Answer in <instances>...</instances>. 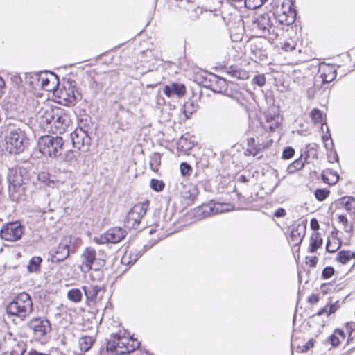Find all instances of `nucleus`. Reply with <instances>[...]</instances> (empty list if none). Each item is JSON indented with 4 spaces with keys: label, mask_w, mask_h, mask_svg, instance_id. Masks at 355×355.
Listing matches in <instances>:
<instances>
[{
    "label": "nucleus",
    "mask_w": 355,
    "mask_h": 355,
    "mask_svg": "<svg viewBox=\"0 0 355 355\" xmlns=\"http://www.w3.org/2000/svg\"><path fill=\"white\" fill-rule=\"evenodd\" d=\"M126 232L123 229L115 227L108 230L104 235V239L107 243H117L123 239Z\"/></svg>",
    "instance_id": "a211bd4d"
},
{
    "label": "nucleus",
    "mask_w": 355,
    "mask_h": 355,
    "mask_svg": "<svg viewBox=\"0 0 355 355\" xmlns=\"http://www.w3.org/2000/svg\"><path fill=\"white\" fill-rule=\"evenodd\" d=\"M214 4V7H210V12L214 13L215 16H221V18L223 19L222 16V12L220 11V8L223 5V0H211Z\"/></svg>",
    "instance_id": "4c0bfd02"
},
{
    "label": "nucleus",
    "mask_w": 355,
    "mask_h": 355,
    "mask_svg": "<svg viewBox=\"0 0 355 355\" xmlns=\"http://www.w3.org/2000/svg\"><path fill=\"white\" fill-rule=\"evenodd\" d=\"M8 193L12 201H18L22 198L24 193L23 184H8Z\"/></svg>",
    "instance_id": "393cba45"
},
{
    "label": "nucleus",
    "mask_w": 355,
    "mask_h": 355,
    "mask_svg": "<svg viewBox=\"0 0 355 355\" xmlns=\"http://www.w3.org/2000/svg\"><path fill=\"white\" fill-rule=\"evenodd\" d=\"M308 301H309V302H310L311 304H315V303L318 302L319 297L317 295L313 294L309 297Z\"/></svg>",
    "instance_id": "680f3d73"
},
{
    "label": "nucleus",
    "mask_w": 355,
    "mask_h": 355,
    "mask_svg": "<svg viewBox=\"0 0 355 355\" xmlns=\"http://www.w3.org/2000/svg\"><path fill=\"white\" fill-rule=\"evenodd\" d=\"M64 141L62 137L44 135L38 139V148L41 153L50 157H58L63 150Z\"/></svg>",
    "instance_id": "423d86ee"
},
{
    "label": "nucleus",
    "mask_w": 355,
    "mask_h": 355,
    "mask_svg": "<svg viewBox=\"0 0 355 355\" xmlns=\"http://www.w3.org/2000/svg\"><path fill=\"white\" fill-rule=\"evenodd\" d=\"M311 119L314 123H321L322 120V114L318 109H313L311 112Z\"/></svg>",
    "instance_id": "a19ab883"
},
{
    "label": "nucleus",
    "mask_w": 355,
    "mask_h": 355,
    "mask_svg": "<svg viewBox=\"0 0 355 355\" xmlns=\"http://www.w3.org/2000/svg\"><path fill=\"white\" fill-rule=\"evenodd\" d=\"M160 163H161L160 154L158 153H153L150 157V168L154 171H157L159 166L160 165Z\"/></svg>",
    "instance_id": "c9c22d12"
},
{
    "label": "nucleus",
    "mask_w": 355,
    "mask_h": 355,
    "mask_svg": "<svg viewBox=\"0 0 355 355\" xmlns=\"http://www.w3.org/2000/svg\"><path fill=\"white\" fill-rule=\"evenodd\" d=\"M313 341H312V340H309V341L306 343V345H304L303 346V349H302V351H306V350L309 349L310 348L313 347Z\"/></svg>",
    "instance_id": "69168bd1"
},
{
    "label": "nucleus",
    "mask_w": 355,
    "mask_h": 355,
    "mask_svg": "<svg viewBox=\"0 0 355 355\" xmlns=\"http://www.w3.org/2000/svg\"><path fill=\"white\" fill-rule=\"evenodd\" d=\"M24 232V227L18 221L12 222L3 225L0 231L1 237L8 241L19 240Z\"/></svg>",
    "instance_id": "2eb2a0df"
},
{
    "label": "nucleus",
    "mask_w": 355,
    "mask_h": 355,
    "mask_svg": "<svg viewBox=\"0 0 355 355\" xmlns=\"http://www.w3.org/2000/svg\"><path fill=\"white\" fill-rule=\"evenodd\" d=\"M338 220L343 225L345 232H349L352 230V227L348 225V220L345 216L340 215L338 216Z\"/></svg>",
    "instance_id": "8fccbe9b"
},
{
    "label": "nucleus",
    "mask_w": 355,
    "mask_h": 355,
    "mask_svg": "<svg viewBox=\"0 0 355 355\" xmlns=\"http://www.w3.org/2000/svg\"><path fill=\"white\" fill-rule=\"evenodd\" d=\"M254 139L250 138L248 139V148L245 151V155H252L253 157L257 156V159H260L263 155H259V152L262 150H264L268 147L269 143L265 144H259L258 145H254ZM272 143V141H270V144Z\"/></svg>",
    "instance_id": "6ab92c4d"
},
{
    "label": "nucleus",
    "mask_w": 355,
    "mask_h": 355,
    "mask_svg": "<svg viewBox=\"0 0 355 355\" xmlns=\"http://www.w3.org/2000/svg\"><path fill=\"white\" fill-rule=\"evenodd\" d=\"M295 154V150L293 147L288 146L285 148L282 153V158L284 159H288L293 157Z\"/></svg>",
    "instance_id": "c03bdc74"
},
{
    "label": "nucleus",
    "mask_w": 355,
    "mask_h": 355,
    "mask_svg": "<svg viewBox=\"0 0 355 355\" xmlns=\"http://www.w3.org/2000/svg\"><path fill=\"white\" fill-rule=\"evenodd\" d=\"M304 166V162L301 158L295 159L287 168L288 173H294L297 171L302 169Z\"/></svg>",
    "instance_id": "f704fd0d"
},
{
    "label": "nucleus",
    "mask_w": 355,
    "mask_h": 355,
    "mask_svg": "<svg viewBox=\"0 0 355 355\" xmlns=\"http://www.w3.org/2000/svg\"><path fill=\"white\" fill-rule=\"evenodd\" d=\"M15 343V338L12 334L0 331V353L7 354Z\"/></svg>",
    "instance_id": "aec40b11"
},
{
    "label": "nucleus",
    "mask_w": 355,
    "mask_h": 355,
    "mask_svg": "<svg viewBox=\"0 0 355 355\" xmlns=\"http://www.w3.org/2000/svg\"><path fill=\"white\" fill-rule=\"evenodd\" d=\"M296 44L293 41L291 42H286L284 43L282 46V49L285 51H292L295 49Z\"/></svg>",
    "instance_id": "864d4df0"
},
{
    "label": "nucleus",
    "mask_w": 355,
    "mask_h": 355,
    "mask_svg": "<svg viewBox=\"0 0 355 355\" xmlns=\"http://www.w3.org/2000/svg\"><path fill=\"white\" fill-rule=\"evenodd\" d=\"M286 215V211L284 208H278L274 213V216L277 218L284 217Z\"/></svg>",
    "instance_id": "13d9d810"
},
{
    "label": "nucleus",
    "mask_w": 355,
    "mask_h": 355,
    "mask_svg": "<svg viewBox=\"0 0 355 355\" xmlns=\"http://www.w3.org/2000/svg\"><path fill=\"white\" fill-rule=\"evenodd\" d=\"M148 207V201L135 205L129 211L124 220L125 227L128 229H137L140 223L141 219L146 214Z\"/></svg>",
    "instance_id": "6e6552de"
},
{
    "label": "nucleus",
    "mask_w": 355,
    "mask_h": 355,
    "mask_svg": "<svg viewBox=\"0 0 355 355\" xmlns=\"http://www.w3.org/2000/svg\"><path fill=\"white\" fill-rule=\"evenodd\" d=\"M33 311V305L31 296L25 293H20L7 306L6 311L10 315H15L21 320H24Z\"/></svg>",
    "instance_id": "f03ea898"
},
{
    "label": "nucleus",
    "mask_w": 355,
    "mask_h": 355,
    "mask_svg": "<svg viewBox=\"0 0 355 355\" xmlns=\"http://www.w3.org/2000/svg\"><path fill=\"white\" fill-rule=\"evenodd\" d=\"M340 203L344 205L345 209L350 212H355V198L350 196H346L342 198L340 200Z\"/></svg>",
    "instance_id": "2f4dec72"
},
{
    "label": "nucleus",
    "mask_w": 355,
    "mask_h": 355,
    "mask_svg": "<svg viewBox=\"0 0 355 355\" xmlns=\"http://www.w3.org/2000/svg\"><path fill=\"white\" fill-rule=\"evenodd\" d=\"M347 334H348V336H347V342H346V345H349L355 339V336H353L350 333H347Z\"/></svg>",
    "instance_id": "338daca9"
},
{
    "label": "nucleus",
    "mask_w": 355,
    "mask_h": 355,
    "mask_svg": "<svg viewBox=\"0 0 355 355\" xmlns=\"http://www.w3.org/2000/svg\"><path fill=\"white\" fill-rule=\"evenodd\" d=\"M329 194V191L327 189H317L315 191V198L320 200H324Z\"/></svg>",
    "instance_id": "37998d69"
},
{
    "label": "nucleus",
    "mask_w": 355,
    "mask_h": 355,
    "mask_svg": "<svg viewBox=\"0 0 355 355\" xmlns=\"http://www.w3.org/2000/svg\"><path fill=\"white\" fill-rule=\"evenodd\" d=\"M83 289L86 297L87 304L89 305L101 301L105 291L103 283L87 282L83 286Z\"/></svg>",
    "instance_id": "9b49d317"
},
{
    "label": "nucleus",
    "mask_w": 355,
    "mask_h": 355,
    "mask_svg": "<svg viewBox=\"0 0 355 355\" xmlns=\"http://www.w3.org/2000/svg\"><path fill=\"white\" fill-rule=\"evenodd\" d=\"M252 83L262 87L266 83V77L263 74L257 75L253 78Z\"/></svg>",
    "instance_id": "09e8293b"
},
{
    "label": "nucleus",
    "mask_w": 355,
    "mask_h": 355,
    "mask_svg": "<svg viewBox=\"0 0 355 355\" xmlns=\"http://www.w3.org/2000/svg\"><path fill=\"white\" fill-rule=\"evenodd\" d=\"M173 94H175L178 96H182L185 93V87L183 85L178 83H173L171 85Z\"/></svg>",
    "instance_id": "ea45409f"
},
{
    "label": "nucleus",
    "mask_w": 355,
    "mask_h": 355,
    "mask_svg": "<svg viewBox=\"0 0 355 355\" xmlns=\"http://www.w3.org/2000/svg\"><path fill=\"white\" fill-rule=\"evenodd\" d=\"M266 121L263 127L266 130L273 131L275 130L282 122V116L279 114H276L275 112L271 111L266 112L265 113Z\"/></svg>",
    "instance_id": "412c9836"
},
{
    "label": "nucleus",
    "mask_w": 355,
    "mask_h": 355,
    "mask_svg": "<svg viewBox=\"0 0 355 355\" xmlns=\"http://www.w3.org/2000/svg\"><path fill=\"white\" fill-rule=\"evenodd\" d=\"M329 340L333 347H338L340 344V340L335 334L331 335Z\"/></svg>",
    "instance_id": "4d7b16f0"
},
{
    "label": "nucleus",
    "mask_w": 355,
    "mask_h": 355,
    "mask_svg": "<svg viewBox=\"0 0 355 355\" xmlns=\"http://www.w3.org/2000/svg\"><path fill=\"white\" fill-rule=\"evenodd\" d=\"M139 343L129 345V338L119 334H112L107 342L106 350L109 355L123 354L139 347Z\"/></svg>",
    "instance_id": "39448f33"
},
{
    "label": "nucleus",
    "mask_w": 355,
    "mask_h": 355,
    "mask_svg": "<svg viewBox=\"0 0 355 355\" xmlns=\"http://www.w3.org/2000/svg\"><path fill=\"white\" fill-rule=\"evenodd\" d=\"M31 83L47 92H54L59 85L57 75L52 72L40 71L31 76Z\"/></svg>",
    "instance_id": "0eeeda50"
},
{
    "label": "nucleus",
    "mask_w": 355,
    "mask_h": 355,
    "mask_svg": "<svg viewBox=\"0 0 355 355\" xmlns=\"http://www.w3.org/2000/svg\"><path fill=\"white\" fill-rule=\"evenodd\" d=\"M82 292L78 288H72L67 293L68 299L75 303H78L82 300Z\"/></svg>",
    "instance_id": "72a5a7b5"
},
{
    "label": "nucleus",
    "mask_w": 355,
    "mask_h": 355,
    "mask_svg": "<svg viewBox=\"0 0 355 355\" xmlns=\"http://www.w3.org/2000/svg\"><path fill=\"white\" fill-rule=\"evenodd\" d=\"M322 244V239L320 237L319 233H313L310 238V245L309 251L311 253L315 252Z\"/></svg>",
    "instance_id": "bb28decb"
},
{
    "label": "nucleus",
    "mask_w": 355,
    "mask_h": 355,
    "mask_svg": "<svg viewBox=\"0 0 355 355\" xmlns=\"http://www.w3.org/2000/svg\"><path fill=\"white\" fill-rule=\"evenodd\" d=\"M180 168L181 174L183 176L189 175L190 173L192 171L191 166L186 162L181 163Z\"/></svg>",
    "instance_id": "49530a36"
},
{
    "label": "nucleus",
    "mask_w": 355,
    "mask_h": 355,
    "mask_svg": "<svg viewBox=\"0 0 355 355\" xmlns=\"http://www.w3.org/2000/svg\"><path fill=\"white\" fill-rule=\"evenodd\" d=\"M347 333H350L355 336V322L350 321L345 323Z\"/></svg>",
    "instance_id": "603ef678"
},
{
    "label": "nucleus",
    "mask_w": 355,
    "mask_h": 355,
    "mask_svg": "<svg viewBox=\"0 0 355 355\" xmlns=\"http://www.w3.org/2000/svg\"><path fill=\"white\" fill-rule=\"evenodd\" d=\"M71 243V238L65 236L62 239L58 245L50 251L49 255L53 263H58L65 260L70 254V245Z\"/></svg>",
    "instance_id": "ddd939ff"
},
{
    "label": "nucleus",
    "mask_w": 355,
    "mask_h": 355,
    "mask_svg": "<svg viewBox=\"0 0 355 355\" xmlns=\"http://www.w3.org/2000/svg\"><path fill=\"white\" fill-rule=\"evenodd\" d=\"M42 259L40 257H33L29 261L27 269L30 272H37L40 270Z\"/></svg>",
    "instance_id": "473e14b6"
},
{
    "label": "nucleus",
    "mask_w": 355,
    "mask_h": 355,
    "mask_svg": "<svg viewBox=\"0 0 355 355\" xmlns=\"http://www.w3.org/2000/svg\"><path fill=\"white\" fill-rule=\"evenodd\" d=\"M82 263L80 266V270L82 272H87L91 270L93 267H103L105 263V261L101 258L96 257V250L91 248H86L81 254Z\"/></svg>",
    "instance_id": "1a4fd4ad"
},
{
    "label": "nucleus",
    "mask_w": 355,
    "mask_h": 355,
    "mask_svg": "<svg viewBox=\"0 0 355 355\" xmlns=\"http://www.w3.org/2000/svg\"><path fill=\"white\" fill-rule=\"evenodd\" d=\"M355 258V253L353 252H351L349 250L345 251L342 250L340 251L337 254V257L336 258V260L342 264H346L351 259Z\"/></svg>",
    "instance_id": "cd10ccee"
},
{
    "label": "nucleus",
    "mask_w": 355,
    "mask_h": 355,
    "mask_svg": "<svg viewBox=\"0 0 355 355\" xmlns=\"http://www.w3.org/2000/svg\"><path fill=\"white\" fill-rule=\"evenodd\" d=\"M306 260V263L309 264L310 267L314 268L316 266L318 258L317 257H307Z\"/></svg>",
    "instance_id": "6e6d98bb"
},
{
    "label": "nucleus",
    "mask_w": 355,
    "mask_h": 355,
    "mask_svg": "<svg viewBox=\"0 0 355 355\" xmlns=\"http://www.w3.org/2000/svg\"><path fill=\"white\" fill-rule=\"evenodd\" d=\"M323 314H326L327 316H329L328 315V306H325L324 307L322 308L317 313V315H318V316H320Z\"/></svg>",
    "instance_id": "e2e57ef3"
},
{
    "label": "nucleus",
    "mask_w": 355,
    "mask_h": 355,
    "mask_svg": "<svg viewBox=\"0 0 355 355\" xmlns=\"http://www.w3.org/2000/svg\"><path fill=\"white\" fill-rule=\"evenodd\" d=\"M203 85L214 92L221 93L227 87L225 79L214 73H207L205 77Z\"/></svg>",
    "instance_id": "dca6fc26"
},
{
    "label": "nucleus",
    "mask_w": 355,
    "mask_h": 355,
    "mask_svg": "<svg viewBox=\"0 0 355 355\" xmlns=\"http://www.w3.org/2000/svg\"><path fill=\"white\" fill-rule=\"evenodd\" d=\"M155 244V243H152L149 246H147V245H144V250L143 251H139L138 253L135 256V257L133 259H132L131 261H128V263H134L135 262L137 259L141 256V254L144 252V251L147 250L148 249H149L151 246H153V245Z\"/></svg>",
    "instance_id": "5fc2aeb1"
},
{
    "label": "nucleus",
    "mask_w": 355,
    "mask_h": 355,
    "mask_svg": "<svg viewBox=\"0 0 355 355\" xmlns=\"http://www.w3.org/2000/svg\"><path fill=\"white\" fill-rule=\"evenodd\" d=\"M71 139L74 148L83 152L89 150L91 145V137L87 130L79 127L70 134Z\"/></svg>",
    "instance_id": "f8f14e48"
},
{
    "label": "nucleus",
    "mask_w": 355,
    "mask_h": 355,
    "mask_svg": "<svg viewBox=\"0 0 355 355\" xmlns=\"http://www.w3.org/2000/svg\"><path fill=\"white\" fill-rule=\"evenodd\" d=\"M340 301H336L334 303L328 304V315H330L332 313H334L337 310H338L340 307Z\"/></svg>",
    "instance_id": "de8ad7c7"
},
{
    "label": "nucleus",
    "mask_w": 355,
    "mask_h": 355,
    "mask_svg": "<svg viewBox=\"0 0 355 355\" xmlns=\"http://www.w3.org/2000/svg\"><path fill=\"white\" fill-rule=\"evenodd\" d=\"M37 118L41 123L46 125L53 133L62 134L71 123V119L65 111L58 107L46 104L37 111Z\"/></svg>",
    "instance_id": "f257e3e1"
},
{
    "label": "nucleus",
    "mask_w": 355,
    "mask_h": 355,
    "mask_svg": "<svg viewBox=\"0 0 355 355\" xmlns=\"http://www.w3.org/2000/svg\"><path fill=\"white\" fill-rule=\"evenodd\" d=\"M26 327L32 331L33 338L42 343H46L50 338L51 324L45 317H35L27 323Z\"/></svg>",
    "instance_id": "20e7f679"
},
{
    "label": "nucleus",
    "mask_w": 355,
    "mask_h": 355,
    "mask_svg": "<svg viewBox=\"0 0 355 355\" xmlns=\"http://www.w3.org/2000/svg\"><path fill=\"white\" fill-rule=\"evenodd\" d=\"M24 169L21 168H10L8 173V182L10 184H24Z\"/></svg>",
    "instance_id": "5701e85b"
},
{
    "label": "nucleus",
    "mask_w": 355,
    "mask_h": 355,
    "mask_svg": "<svg viewBox=\"0 0 355 355\" xmlns=\"http://www.w3.org/2000/svg\"><path fill=\"white\" fill-rule=\"evenodd\" d=\"M335 272L334 268L331 266H327L325 267L321 275V277L323 279H328L331 278Z\"/></svg>",
    "instance_id": "79ce46f5"
},
{
    "label": "nucleus",
    "mask_w": 355,
    "mask_h": 355,
    "mask_svg": "<svg viewBox=\"0 0 355 355\" xmlns=\"http://www.w3.org/2000/svg\"><path fill=\"white\" fill-rule=\"evenodd\" d=\"M223 207V205L209 202L207 205H203L199 207L197 210V212L199 216H201L202 218H207L213 215H216L218 213L223 212L225 210Z\"/></svg>",
    "instance_id": "f3484780"
},
{
    "label": "nucleus",
    "mask_w": 355,
    "mask_h": 355,
    "mask_svg": "<svg viewBox=\"0 0 355 355\" xmlns=\"http://www.w3.org/2000/svg\"><path fill=\"white\" fill-rule=\"evenodd\" d=\"M245 5L253 8L262 6L264 3L261 0H245Z\"/></svg>",
    "instance_id": "3c124183"
},
{
    "label": "nucleus",
    "mask_w": 355,
    "mask_h": 355,
    "mask_svg": "<svg viewBox=\"0 0 355 355\" xmlns=\"http://www.w3.org/2000/svg\"><path fill=\"white\" fill-rule=\"evenodd\" d=\"M336 76V70L334 65L325 63L320 64L318 75L314 79L315 89H320L322 85L333 81Z\"/></svg>",
    "instance_id": "9d476101"
},
{
    "label": "nucleus",
    "mask_w": 355,
    "mask_h": 355,
    "mask_svg": "<svg viewBox=\"0 0 355 355\" xmlns=\"http://www.w3.org/2000/svg\"><path fill=\"white\" fill-rule=\"evenodd\" d=\"M103 267L94 266L93 267L92 272L90 274L89 283H103V273L101 270Z\"/></svg>",
    "instance_id": "c85d7f7f"
},
{
    "label": "nucleus",
    "mask_w": 355,
    "mask_h": 355,
    "mask_svg": "<svg viewBox=\"0 0 355 355\" xmlns=\"http://www.w3.org/2000/svg\"><path fill=\"white\" fill-rule=\"evenodd\" d=\"M95 339L93 336H83L79 340V346L81 351L87 352L93 345Z\"/></svg>",
    "instance_id": "c756f323"
},
{
    "label": "nucleus",
    "mask_w": 355,
    "mask_h": 355,
    "mask_svg": "<svg viewBox=\"0 0 355 355\" xmlns=\"http://www.w3.org/2000/svg\"><path fill=\"white\" fill-rule=\"evenodd\" d=\"M306 232V227L301 224L294 225L291 227L290 234V242L293 245H298L301 243Z\"/></svg>",
    "instance_id": "4be33fe9"
},
{
    "label": "nucleus",
    "mask_w": 355,
    "mask_h": 355,
    "mask_svg": "<svg viewBox=\"0 0 355 355\" xmlns=\"http://www.w3.org/2000/svg\"><path fill=\"white\" fill-rule=\"evenodd\" d=\"M237 180L239 182H242V183H245V182H248V178L244 175H239Z\"/></svg>",
    "instance_id": "774afa93"
},
{
    "label": "nucleus",
    "mask_w": 355,
    "mask_h": 355,
    "mask_svg": "<svg viewBox=\"0 0 355 355\" xmlns=\"http://www.w3.org/2000/svg\"><path fill=\"white\" fill-rule=\"evenodd\" d=\"M282 10V8L281 9ZM296 17V12L291 6L288 8V15H285V11L277 10L276 18L279 22L284 25H290L294 23Z\"/></svg>",
    "instance_id": "b1692460"
},
{
    "label": "nucleus",
    "mask_w": 355,
    "mask_h": 355,
    "mask_svg": "<svg viewBox=\"0 0 355 355\" xmlns=\"http://www.w3.org/2000/svg\"><path fill=\"white\" fill-rule=\"evenodd\" d=\"M28 139L25 132L19 128H10L6 137V150L11 154H19L25 150Z\"/></svg>",
    "instance_id": "7ed1b4c3"
},
{
    "label": "nucleus",
    "mask_w": 355,
    "mask_h": 355,
    "mask_svg": "<svg viewBox=\"0 0 355 355\" xmlns=\"http://www.w3.org/2000/svg\"><path fill=\"white\" fill-rule=\"evenodd\" d=\"M10 350V355H24L26 350V345L24 342H19L15 339V343Z\"/></svg>",
    "instance_id": "7c9ffc66"
},
{
    "label": "nucleus",
    "mask_w": 355,
    "mask_h": 355,
    "mask_svg": "<svg viewBox=\"0 0 355 355\" xmlns=\"http://www.w3.org/2000/svg\"><path fill=\"white\" fill-rule=\"evenodd\" d=\"M80 153L72 150H67L64 153L61 152V155L58 156V157L64 161L67 162L69 164L75 165L77 164V157Z\"/></svg>",
    "instance_id": "a878e982"
},
{
    "label": "nucleus",
    "mask_w": 355,
    "mask_h": 355,
    "mask_svg": "<svg viewBox=\"0 0 355 355\" xmlns=\"http://www.w3.org/2000/svg\"><path fill=\"white\" fill-rule=\"evenodd\" d=\"M340 247V241H338L337 243H335L334 244H331L329 241H327V245H326V250L329 253H333L337 251Z\"/></svg>",
    "instance_id": "a18cd8bd"
},
{
    "label": "nucleus",
    "mask_w": 355,
    "mask_h": 355,
    "mask_svg": "<svg viewBox=\"0 0 355 355\" xmlns=\"http://www.w3.org/2000/svg\"><path fill=\"white\" fill-rule=\"evenodd\" d=\"M310 226L313 230H318L320 228V225L315 218H312L311 220Z\"/></svg>",
    "instance_id": "bf43d9fd"
},
{
    "label": "nucleus",
    "mask_w": 355,
    "mask_h": 355,
    "mask_svg": "<svg viewBox=\"0 0 355 355\" xmlns=\"http://www.w3.org/2000/svg\"><path fill=\"white\" fill-rule=\"evenodd\" d=\"M172 86L171 85H165L163 92L168 97H170L173 94V90L171 89Z\"/></svg>",
    "instance_id": "052dcab7"
},
{
    "label": "nucleus",
    "mask_w": 355,
    "mask_h": 355,
    "mask_svg": "<svg viewBox=\"0 0 355 355\" xmlns=\"http://www.w3.org/2000/svg\"><path fill=\"white\" fill-rule=\"evenodd\" d=\"M184 113L185 114L186 118L189 119L190 117V116L192 114L193 111H191V110H189L188 105H185L184 110Z\"/></svg>",
    "instance_id": "0e129e2a"
},
{
    "label": "nucleus",
    "mask_w": 355,
    "mask_h": 355,
    "mask_svg": "<svg viewBox=\"0 0 355 355\" xmlns=\"http://www.w3.org/2000/svg\"><path fill=\"white\" fill-rule=\"evenodd\" d=\"M57 96L60 99V103L69 105L75 103L79 93L75 85L71 82L67 81L60 89L57 90Z\"/></svg>",
    "instance_id": "4468645a"
},
{
    "label": "nucleus",
    "mask_w": 355,
    "mask_h": 355,
    "mask_svg": "<svg viewBox=\"0 0 355 355\" xmlns=\"http://www.w3.org/2000/svg\"><path fill=\"white\" fill-rule=\"evenodd\" d=\"M150 187L155 191H161L164 187V183L157 179H152L150 182Z\"/></svg>",
    "instance_id": "58836bf2"
},
{
    "label": "nucleus",
    "mask_w": 355,
    "mask_h": 355,
    "mask_svg": "<svg viewBox=\"0 0 355 355\" xmlns=\"http://www.w3.org/2000/svg\"><path fill=\"white\" fill-rule=\"evenodd\" d=\"M227 73L238 79L245 80L248 78V73L247 71L239 69H231L227 71Z\"/></svg>",
    "instance_id": "e433bc0d"
}]
</instances>
